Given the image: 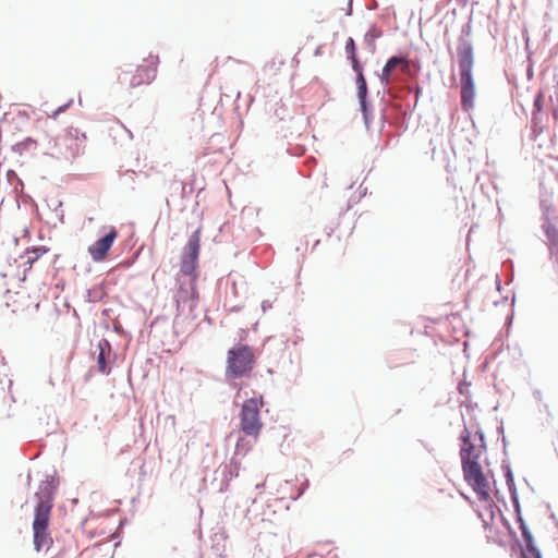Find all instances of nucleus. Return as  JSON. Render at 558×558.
Instances as JSON below:
<instances>
[{"mask_svg":"<svg viewBox=\"0 0 558 558\" xmlns=\"http://www.w3.org/2000/svg\"><path fill=\"white\" fill-rule=\"evenodd\" d=\"M543 229L545 231L550 252L558 250V225H557V221L547 219L546 222L543 225Z\"/></svg>","mask_w":558,"mask_h":558,"instance_id":"16","label":"nucleus"},{"mask_svg":"<svg viewBox=\"0 0 558 558\" xmlns=\"http://www.w3.org/2000/svg\"><path fill=\"white\" fill-rule=\"evenodd\" d=\"M120 128L128 134L129 138H132V132L128 130L123 124H120Z\"/></svg>","mask_w":558,"mask_h":558,"instance_id":"32","label":"nucleus"},{"mask_svg":"<svg viewBox=\"0 0 558 558\" xmlns=\"http://www.w3.org/2000/svg\"><path fill=\"white\" fill-rule=\"evenodd\" d=\"M482 366L483 367H487L488 366V356L484 357V361L482 363Z\"/></svg>","mask_w":558,"mask_h":558,"instance_id":"33","label":"nucleus"},{"mask_svg":"<svg viewBox=\"0 0 558 558\" xmlns=\"http://www.w3.org/2000/svg\"><path fill=\"white\" fill-rule=\"evenodd\" d=\"M47 252H48V247L44 246V245L32 246V247L26 248V251H25V257H26L25 265H27V267L24 269V276H23L22 280H25L26 272L32 269L33 264L41 255L46 254Z\"/></svg>","mask_w":558,"mask_h":558,"instance_id":"15","label":"nucleus"},{"mask_svg":"<svg viewBox=\"0 0 558 558\" xmlns=\"http://www.w3.org/2000/svg\"><path fill=\"white\" fill-rule=\"evenodd\" d=\"M457 57L460 70L461 105L464 110H469L473 106L475 96L472 75L474 54L471 41L462 37L459 39Z\"/></svg>","mask_w":558,"mask_h":558,"instance_id":"2","label":"nucleus"},{"mask_svg":"<svg viewBox=\"0 0 558 558\" xmlns=\"http://www.w3.org/2000/svg\"><path fill=\"white\" fill-rule=\"evenodd\" d=\"M98 354L96 357L98 372L108 375L110 368L108 366V354L111 352V344L107 339H101L97 344Z\"/></svg>","mask_w":558,"mask_h":558,"instance_id":"10","label":"nucleus"},{"mask_svg":"<svg viewBox=\"0 0 558 558\" xmlns=\"http://www.w3.org/2000/svg\"><path fill=\"white\" fill-rule=\"evenodd\" d=\"M403 63H399L397 70L400 71V74L404 77L412 78L416 76V74L421 70L420 63H413L410 59L403 56Z\"/></svg>","mask_w":558,"mask_h":558,"instance_id":"17","label":"nucleus"},{"mask_svg":"<svg viewBox=\"0 0 558 558\" xmlns=\"http://www.w3.org/2000/svg\"><path fill=\"white\" fill-rule=\"evenodd\" d=\"M274 114L280 120V121H284L287 117H289V109L287 108V106L284 104H282L281 101L280 102H276L275 104V109H274Z\"/></svg>","mask_w":558,"mask_h":558,"instance_id":"21","label":"nucleus"},{"mask_svg":"<svg viewBox=\"0 0 558 558\" xmlns=\"http://www.w3.org/2000/svg\"><path fill=\"white\" fill-rule=\"evenodd\" d=\"M381 31L377 29L376 27H371L364 36V40L366 45L369 47L371 50L375 49V40L381 36Z\"/></svg>","mask_w":558,"mask_h":558,"instance_id":"20","label":"nucleus"},{"mask_svg":"<svg viewBox=\"0 0 558 558\" xmlns=\"http://www.w3.org/2000/svg\"><path fill=\"white\" fill-rule=\"evenodd\" d=\"M469 386H470V383H466V381L460 383L458 386V390H459L460 395H466Z\"/></svg>","mask_w":558,"mask_h":558,"instance_id":"26","label":"nucleus"},{"mask_svg":"<svg viewBox=\"0 0 558 558\" xmlns=\"http://www.w3.org/2000/svg\"><path fill=\"white\" fill-rule=\"evenodd\" d=\"M262 395L245 400L240 411L241 430L251 437H257L262 430L260 409L264 407Z\"/></svg>","mask_w":558,"mask_h":558,"instance_id":"4","label":"nucleus"},{"mask_svg":"<svg viewBox=\"0 0 558 558\" xmlns=\"http://www.w3.org/2000/svg\"><path fill=\"white\" fill-rule=\"evenodd\" d=\"M271 306H272V304H271V302H270V301H268V300H264V301L262 302V311H263L264 313H266L269 308H271Z\"/></svg>","mask_w":558,"mask_h":558,"instance_id":"27","label":"nucleus"},{"mask_svg":"<svg viewBox=\"0 0 558 558\" xmlns=\"http://www.w3.org/2000/svg\"><path fill=\"white\" fill-rule=\"evenodd\" d=\"M477 517L483 521L484 529L488 527V522L483 518V513L480 510H476Z\"/></svg>","mask_w":558,"mask_h":558,"instance_id":"29","label":"nucleus"},{"mask_svg":"<svg viewBox=\"0 0 558 558\" xmlns=\"http://www.w3.org/2000/svg\"><path fill=\"white\" fill-rule=\"evenodd\" d=\"M267 373H268V374H272V369H271V368H268V369H267Z\"/></svg>","mask_w":558,"mask_h":558,"instance_id":"36","label":"nucleus"},{"mask_svg":"<svg viewBox=\"0 0 558 558\" xmlns=\"http://www.w3.org/2000/svg\"><path fill=\"white\" fill-rule=\"evenodd\" d=\"M481 447L477 448L471 441V433L464 428L460 434L462 446L460 448L461 466L463 471L464 481L473 488L478 498L483 501L488 500V482L478 462L482 449H486L485 434L477 432Z\"/></svg>","mask_w":558,"mask_h":558,"instance_id":"1","label":"nucleus"},{"mask_svg":"<svg viewBox=\"0 0 558 558\" xmlns=\"http://www.w3.org/2000/svg\"><path fill=\"white\" fill-rule=\"evenodd\" d=\"M522 536L525 542V549L522 550L523 558H542L539 550L534 545L531 532L525 526H522Z\"/></svg>","mask_w":558,"mask_h":558,"instance_id":"14","label":"nucleus"},{"mask_svg":"<svg viewBox=\"0 0 558 558\" xmlns=\"http://www.w3.org/2000/svg\"><path fill=\"white\" fill-rule=\"evenodd\" d=\"M48 508L39 507L38 513H34L33 532L34 548L40 551L44 547L52 543V538L48 534V525L50 515H47Z\"/></svg>","mask_w":558,"mask_h":558,"instance_id":"6","label":"nucleus"},{"mask_svg":"<svg viewBox=\"0 0 558 558\" xmlns=\"http://www.w3.org/2000/svg\"><path fill=\"white\" fill-rule=\"evenodd\" d=\"M118 234L114 227H109L107 233L88 246V253L95 263L105 260Z\"/></svg>","mask_w":558,"mask_h":558,"instance_id":"8","label":"nucleus"},{"mask_svg":"<svg viewBox=\"0 0 558 558\" xmlns=\"http://www.w3.org/2000/svg\"><path fill=\"white\" fill-rule=\"evenodd\" d=\"M536 119H537V118H536V113H534V114H533V122H535V121H536Z\"/></svg>","mask_w":558,"mask_h":558,"instance_id":"35","label":"nucleus"},{"mask_svg":"<svg viewBox=\"0 0 558 558\" xmlns=\"http://www.w3.org/2000/svg\"><path fill=\"white\" fill-rule=\"evenodd\" d=\"M414 92H415V105H416L418 102V98H420L421 93H422V89H421L420 85L415 86Z\"/></svg>","mask_w":558,"mask_h":558,"instance_id":"28","label":"nucleus"},{"mask_svg":"<svg viewBox=\"0 0 558 558\" xmlns=\"http://www.w3.org/2000/svg\"><path fill=\"white\" fill-rule=\"evenodd\" d=\"M522 536L525 542V549L522 550L523 558H542L539 550L534 545L531 532L525 526H522Z\"/></svg>","mask_w":558,"mask_h":558,"instance_id":"13","label":"nucleus"},{"mask_svg":"<svg viewBox=\"0 0 558 558\" xmlns=\"http://www.w3.org/2000/svg\"><path fill=\"white\" fill-rule=\"evenodd\" d=\"M384 124H385V110L383 109L381 113H380V129L384 128Z\"/></svg>","mask_w":558,"mask_h":558,"instance_id":"31","label":"nucleus"},{"mask_svg":"<svg viewBox=\"0 0 558 558\" xmlns=\"http://www.w3.org/2000/svg\"><path fill=\"white\" fill-rule=\"evenodd\" d=\"M359 105H360V111L362 112V116H363L365 128H366V130H369L371 123L373 120V106L371 105V102L368 100H365L364 102L360 101Z\"/></svg>","mask_w":558,"mask_h":558,"instance_id":"19","label":"nucleus"},{"mask_svg":"<svg viewBox=\"0 0 558 558\" xmlns=\"http://www.w3.org/2000/svg\"><path fill=\"white\" fill-rule=\"evenodd\" d=\"M34 145H35V141L32 140L31 137H28L24 142L16 144L15 148L21 151L23 148H28Z\"/></svg>","mask_w":558,"mask_h":558,"instance_id":"23","label":"nucleus"},{"mask_svg":"<svg viewBox=\"0 0 558 558\" xmlns=\"http://www.w3.org/2000/svg\"><path fill=\"white\" fill-rule=\"evenodd\" d=\"M345 52L348 54V59L351 61L352 70L354 66H362L361 62L356 57V45L352 37H349L345 41Z\"/></svg>","mask_w":558,"mask_h":558,"instance_id":"18","label":"nucleus"},{"mask_svg":"<svg viewBox=\"0 0 558 558\" xmlns=\"http://www.w3.org/2000/svg\"><path fill=\"white\" fill-rule=\"evenodd\" d=\"M403 62V54H395L388 58L381 70V74L379 75L380 84L384 86H388L391 81L390 75L392 71L397 70L398 64Z\"/></svg>","mask_w":558,"mask_h":558,"instance_id":"11","label":"nucleus"},{"mask_svg":"<svg viewBox=\"0 0 558 558\" xmlns=\"http://www.w3.org/2000/svg\"><path fill=\"white\" fill-rule=\"evenodd\" d=\"M201 228L190 235L181 255L180 270L185 276L195 272L199 256Z\"/></svg>","mask_w":558,"mask_h":558,"instance_id":"5","label":"nucleus"},{"mask_svg":"<svg viewBox=\"0 0 558 558\" xmlns=\"http://www.w3.org/2000/svg\"><path fill=\"white\" fill-rule=\"evenodd\" d=\"M308 485H310L308 480H305V481L302 483L301 487L299 488L296 496H294V497H293V500H298V499H299V498L304 494V492L306 490V488L308 487Z\"/></svg>","mask_w":558,"mask_h":558,"instance_id":"25","label":"nucleus"},{"mask_svg":"<svg viewBox=\"0 0 558 558\" xmlns=\"http://www.w3.org/2000/svg\"><path fill=\"white\" fill-rule=\"evenodd\" d=\"M345 15H348V16L352 15V0H349V4H348V9H347Z\"/></svg>","mask_w":558,"mask_h":558,"instance_id":"30","label":"nucleus"},{"mask_svg":"<svg viewBox=\"0 0 558 558\" xmlns=\"http://www.w3.org/2000/svg\"><path fill=\"white\" fill-rule=\"evenodd\" d=\"M72 104H73V99H70L66 104H64V105L60 106L59 108H57L53 111L52 117L56 118L59 114L63 113L68 108L71 107Z\"/></svg>","mask_w":558,"mask_h":558,"instance_id":"22","label":"nucleus"},{"mask_svg":"<svg viewBox=\"0 0 558 558\" xmlns=\"http://www.w3.org/2000/svg\"><path fill=\"white\" fill-rule=\"evenodd\" d=\"M550 253H551L553 255H556V257H557V262H558V248H557V250H555V251H551Z\"/></svg>","mask_w":558,"mask_h":558,"instance_id":"34","label":"nucleus"},{"mask_svg":"<svg viewBox=\"0 0 558 558\" xmlns=\"http://www.w3.org/2000/svg\"><path fill=\"white\" fill-rule=\"evenodd\" d=\"M543 101L544 97L542 94H538L534 100V107L536 112H541L543 110Z\"/></svg>","mask_w":558,"mask_h":558,"instance_id":"24","label":"nucleus"},{"mask_svg":"<svg viewBox=\"0 0 558 558\" xmlns=\"http://www.w3.org/2000/svg\"><path fill=\"white\" fill-rule=\"evenodd\" d=\"M355 72V84L357 89V99L360 101L368 100V87L367 82L363 73V66H354Z\"/></svg>","mask_w":558,"mask_h":558,"instance_id":"12","label":"nucleus"},{"mask_svg":"<svg viewBox=\"0 0 558 558\" xmlns=\"http://www.w3.org/2000/svg\"><path fill=\"white\" fill-rule=\"evenodd\" d=\"M54 480L43 481L39 485L38 492L35 494L37 504L35 507V513H38L39 507L48 508L47 515H50L52 509V500L56 492Z\"/></svg>","mask_w":558,"mask_h":558,"instance_id":"9","label":"nucleus"},{"mask_svg":"<svg viewBox=\"0 0 558 558\" xmlns=\"http://www.w3.org/2000/svg\"><path fill=\"white\" fill-rule=\"evenodd\" d=\"M157 64L158 57H150L149 65H138L136 73L131 75L130 77V73L128 71H123L119 76V80L121 82H125L126 80H129V85L132 88L137 87L142 84H150L156 77Z\"/></svg>","mask_w":558,"mask_h":558,"instance_id":"7","label":"nucleus"},{"mask_svg":"<svg viewBox=\"0 0 558 558\" xmlns=\"http://www.w3.org/2000/svg\"><path fill=\"white\" fill-rule=\"evenodd\" d=\"M255 356L252 347L236 343L227 352L225 377L227 380L248 376L255 367Z\"/></svg>","mask_w":558,"mask_h":558,"instance_id":"3","label":"nucleus"}]
</instances>
